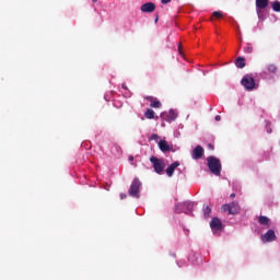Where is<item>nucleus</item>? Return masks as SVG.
<instances>
[{
	"label": "nucleus",
	"instance_id": "f257e3e1",
	"mask_svg": "<svg viewBox=\"0 0 280 280\" xmlns=\"http://www.w3.org/2000/svg\"><path fill=\"white\" fill-rule=\"evenodd\" d=\"M207 163L211 174H214V176L222 174V162H220V159L211 155L207 158Z\"/></svg>",
	"mask_w": 280,
	"mask_h": 280
},
{
	"label": "nucleus",
	"instance_id": "f03ea898",
	"mask_svg": "<svg viewBox=\"0 0 280 280\" xmlns=\"http://www.w3.org/2000/svg\"><path fill=\"white\" fill-rule=\"evenodd\" d=\"M140 189L141 180H139V178L136 177L130 185L129 196H131V198H140Z\"/></svg>",
	"mask_w": 280,
	"mask_h": 280
},
{
	"label": "nucleus",
	"instance_id": "7ed1b4c3",
	"mask_svg": "<svg viewBox=\"0 0 280 280\" xmlns=\"http://www.w3.org/2000/svg\"><path fill=\"white\" fill-rule=\"evenodd\" d=\"M150 162L153 165L155 174H163V171L165 170V162H163V160L156 156H151Z\"/></svg>",
	"mask_w": 280,
	"mask_h": 280
},
{
	"label": "nucleus",
	"instance_id": "20e7f679",
	"mask_svg": "<svg viewBox=\"0 0 280 280\" xmlns=\"http://www.w3.org/2000/svg\"><path fill=\"white\" fill-rule=\"evenodd\" d=\"M222 211H228L230 215H237L240 213V203L233 201L222 206Z\"/></svg>",
	"mask_w": 280,
	"mask_h": 280
},
{
	"label": "nucleus",
	"instance_id": "39448f33",
	"mask_svg": "<svg viewBox=\"0 0 280 280\" xmlns=\"http://www.w3.org/2000/svg\"><path fill=\"white\" fill-rule=\"evenodd\" d=\"M241 84L246 89V91H253V89H255V79L249 74H246L242 79Z\"/></svg>",
	"mask_w": 280,
	"mask_h": 280
},
{
	"label": "nucleus",
	"instance_id": "423d86ee",
	"mask_svg": "<svg viewBox=\"0 0 280 280\" xmlns=\"http://www.w3.org/2000/svg\"><path fill=\"white\" fill-rule=\"evenodd\" d=\"M194 209V203L190 201H186L184 203H179L176 206L177 213H189Z\"/></svg>",
	"mask_w": 280,
	"mask_h": 280
},
{
	"label": "nucleus",
	"instance_id": "0eeeda50",
	"mask_svg": "<svg viewBox=\"0 0 280 280\" xmlns=\"http://www.w3.org/2000/svg\"><path fill=\"white\" fill-rule=\"evenodd\" d=\"M210 228H211V231L215 233L218 231H222V229H224V225L222 224V221L218 217H214L210 222Z\"/></svg>",
	"mask_w": 280,
	"mask_h": 280
},
{
	"label": "nucleus",
	"instance_id": "6e6552de",
	"mask_svg": "<svg viewBox=\"0 0 280 280\" xmlns=\"http://www.w3.org/2000/svg\"><path fill=\"white\" fill-rule=\"evenodd\" d=\"M178 117V114L174 109H171L170 112H164L161 114V118L164 119V121H174Z\"/></svg>",
	"mask_w": 280,
	"mask_h": 280
},
{
	"label": "nucleus",
	"instance_id": "1a4fd4ad",
	"mask_svg": "<svg viewBox=\"0 0 280 280\" xmlns=\"http://www.w3.org/2000/svg\"><path fill=\"white\" fill-rule=\"evenodd\" d=\"M202 156H205V149L201 145H197L192 150L191 159H194V161H199Z\"/></svg>",
	"mask_w": 280,
	"mask_h": 280
},
{
	"label": "nucleus",
	"instance_id": "9d476101",
	"mask_svg": "<svg viewBox=\"0 0 280 280\" xmlns=\"http://www.w3.org/2000/svg\"><path fill=\"white\" fill-rule=\"evenodd\" d=\"M277 240V234L275 233V230H268L262 236L261 242H275Z\"/></svg>",
	"mask_w": 280,
	"mask_h": 280
},
{
	"label": "nucleus",
	"instance_id": "9b49d317",
	"mask_svg": "<svg viewBox=\"0 0 280 280\" xmlns=\"http://www.w3.org/2000/svg\"><path fill=\"white\" fill-rule=\"evenodd\" d=\"M268 1L269 0H256V10L259 19H261V10L268 8Z\"/></svg>",
	"mask_w": 280,
	"mask_h": 280
},
{
	"label": "nucleus",
	"instance_id": "f8f14e48",
	"mask_svg": "<svg viewBox=\"0 0 280 280\" xmlns=\"http://www.w3.org/2000/svg\"><path fill=\"white\" fill-rule=\"evenodd\" d=\"M144 100H147V102H150L151 108H161L163 106V104H161V101H159L154 96H145Z\"/></svg>",
	"mask_w": 280,
	"mask_h": 280
},
{
	"label": "nucleus",
	"instance_id": "ddd939ff",
	"mask_svg": "<svg viewBox=\"0 0 280 280\" xmlns=\"http://www.w3.org/2000/svg\"><path fill=\"white\" fill-rule=\"evenodd\" d=\"M140 10L141 12L152 13L156 10V4L153 2H147L141 5Z\"/></svg>",
	"mask_w": 280,
	"mask_h": 280
},
{
	"label": "nucleus",
	"instance_id": "4468645a",
	"mask_svg": "<svg viewBox=\"0 0 280 280\" xmlns=\"http://www.w3.org/2000/svg\"><path fill=\"white\" fill-rule=\"evenodd\" d=\"M158 145L161 152H172L174 150V148L170 145L166 140H160Z\"/></svg>",
	"mask_w": 280,
	"mask_h": 280
},
{
	"label": "nucleus",
	"instance_id": "2eb2a0df",
	"mask_svg": "<svg viewBox=\"0 0 280 280\" xmlns=\"http://www.w3.org/2000/svg\"><path fill=\"white\" fill-rule=\"evenodd\" d=\"M180 165L179 162H174L172 163L167 168H166V175L172 177L174 176V172L176 171V167Z\"/></svg>",
	"mask_w": 280,
	"mask_h": 280
},
{
	"label": "nucleus",
	"instance_id": "dca6fc26",
	"mask_svg": "<svg viewBox=\"0 0 280 280\" xmlns=\"http://www.w3.org/2000/svg\"><path fill=\"white\" fill-rule=\"evenodd\" d=\"M235 66L237 69H244V67H246V59H244V57L236 58Z\"/></svg>",
	"mask_w": 280,
	"mask_h": 280
},
{
	"label": "nucleus",
	"instance_id": "f3484780",
	"mask_svg": "<svg viewBox=\"0 0 280 280\" xmlns=\"http://www.w3.org/2000/svg\"><path fill=\"white\" fill-rule=\"evenodd\" d=\"M258 222L259 224H261L262 226H270L271 222H270V219L268 217H265V215H260L258 218Z\"/></svg>",
	"mask_w": 280,
	"mask_h": 280
},
{
	"label": "nucleus",
	"instance_id": "a211bd4d",
	"mask_svg": "<svg viewBox=\"0 0 280 280\" xmlns=\"http://www.w3.org/2000/svg\"><path fill=\"white\" fill-rule=\"evenodd\" d=\"M154 109H147V112L144 113V117L147 118V119H154Z\"/></svg>",
	"mask_w": 280,
	"mask_h": 280
},
{
	"label": "nucleus",
	"instance_id": "6ab92c4d",
	"mask_svg": "<svg viewBox=\"0 0 280 280\" xmlns=\"http://www.w3.org/2000/svg\"><path fill=\"white\" fill-rule=\"evenodd\" d=\"M271 8H272V10H273V12H280V2L279 1H273L272 3H271Z\"/></svg>",
	"mask_w": 280,
	"mask_h": 280
},
{
	"label": "nucleus",
	"instance_id": "aec40b11",
	"mask_svg": "<svg viewBox=\"0 0 280 280\" xmlns=\"http://www.w3.org/2000/svg\"><path fill=\"white\" fill-rule=\"evenodd\" d=\"M203 217L205 218L211 217V207H209V206L203 207Z\"/></svg>",
	"mask_w": 280,
	"mask_h": 280
},
{
	"label": "nucleus",
	"instance_id": "412c9836",
	"mask_svg": "<svg viewBox=\"0 0 280 280\" xmlns=\"http://www.w3.org/2000/svg\"><path fill=\"white\" fill-rule=\"evenodd\" d=\"M267 71H268V73H277V66H275L272 63L267 66Z\"/></svg>",
	"mask_w": 280,
	"mask_h": 280
},
{
	"label": "nucleus",
	"instance_id": "4be33fe9",
	"mask_svg": "<svg viewBox=\"0 0 280 280\" xmlns=\"http://www.w3.org/2000/svg\"><path fill=\"white\" fill-rule=\"evenodd\" d=\"M245 54H253V45L247 44L244 48Z\"/></svg>",
	"mask_w": 280,
	"mask_h": 280
},
{
	"label": "nucleus",
	"instance_id": "5701e85b",
	"mask_svg": "<svg viewBox=\"0 0 280 280\" xmlns=\"http://www.w3.org/2000/svg\"><path fill=\"white\" fill-rule=\"evenodd\" d=\"M212 16H214L215 19H222V16H224V14L220 11H214L212 13Z\"/></svg>",
	"mask_w": 280,
	"mask_h": 280
},
{
	"label": "nucleus",
	"instance_id": "b1692460",
	"mask_svg": "<svg viewBox=\"0 0 280 280\" xmlns=\"http://www.w3.org/2000/svg\"><path fill=\"white\" fill-rule=\"evenodd\" d=\"M150 141H159V135L156 133L151 135Z\"/></svg>",
	"mask_w": 280,
	"mask_h": 280
},
{
	"label": "nucleus",
	"instance_id": "393cba45",
	"mask_svg": "<svg viewBox=\"0 0 280 280\" xmlns=\"http://www.w3.org/2000/svg\"><path fill=\"white\" fill-rule=\"evenodd\" d=\"M172 0H161V3H163L164 5H167V3H170Z\"/></svg>",
	"mask_w": 280,
	"mask_h": 280
},
{
	"label": "nucleus",
	"instance_id": "a878e982",
	"mask_svg": "<svg viewBox=\"0 0 280 280\" xmlns=\"http://www.w3.org/2000/svg\"><path fill=\"white\" fill-rule=\"evenodd\" d=\"M215 121H222V116L217 115V116H215Z\"/></svg>",
	"mask_w": 280,
	"mask_h": 280
},
{
	"label": "nucleus",
	"instance_id": "bb28decb",
	"mask_svg": "<svg viewBox=\"0 0 280 280\" xmlns=\"http://www.w3.org/2000/svg\"><path fill=\"white\" fill-rule=\"evenodd\" d=\"M127 198V195L126 194H120V200H124Z\"/></svg>",
	"mask_w": 280,
	"mask_h": 280
},
{
	"label": "nucleus",
	"instance_id": "cd10ccee",
	"mask_svg": "<svg viewBox=\"0 0 280 280\" xmlns=\"http://www.w3.org/2000/svg\"><path fill=\"white\" fill-rule=\"evenodd\" d=\"M208 150H214V147H213V144H208Z\"/></svg>",
	"mask_w": 280,
	"mask_h": 280
},
{
	"label": "nucleus",
	"instance_id": "c85d7f7f",
	"mask_svg": "<svg viewBox=\"0 0 280 280\" xmlns=\"http://www.w3.org/2000/svg\"><path fill=\"white\" fill-rule=\"evenodd\" d=\"M128 159H129L130 163H132V161H135V156H132V155H130Z\"/></svg>",
	"mask_w": 280,
	"mask_h": 280
},
{
	"label": "nucleus",
	"instance_id": "c756f323",
	"mask_svg": "<svg viewBox=\"0 0 280 280\" xmlns=\"http://www.w3.org/2000/svg\"><path fill=\"white\" fill-rule=\"evenodd\" d=\"M230 198H235V192H232V194L230 195Z\"/></svg>",
	"mask_w": 280,
	"mask_h": 280
},
{
	"label": "nucleus",
	"instance_id": "7c9ffc66",
	"mask_svg": "<svg viewBox=\"0 0 280 280\" xmlns=\"http://www.w3.org/2000/svg\"><path fill=\"white\" fill-rule=\"evenodd\" d=\"M178 51H179V54H183V52L180 51V44H179V46H178Z\"/></svg>",
	"mask_w": 280,
	"mask_h": 280
},
{
	"label": "nucleus",
	"instance_id": "2f4dec72",
	"mask_svg": "<svg viewBox=\"0 0 280 280\" xmlns=\"http://www.w3.org/2000/svg\"><path fill=\"white\" fill-rule=\"evenodd\" d=\"M155 23H159V16H156V19H155Z\"/></svg>",
	"mask_w": 280,
	"mask_h": 280
},
{
	"label": "nucleus",
	"instance_id": "473e14b6",
	"mask_svg": "<svg viewBox=\"0 0 280 280\" xmlns=\"http://www.w3.org/2000/svg\"><path fill=\"white\" fill-rule=\"evenodd\" d=\"M93 3H97V0H92Z\"/></svg>",
	"mask_w": 280,
	"mask_h": 280
},
{
	"label": "nucleus",
	"instance_id": "72a5a7b5",
	"mask_svg": "<svg viewBox=\"0 0 280 280\" xmlns=\"http://www.w3.org/2000/svg\"><path fill=\"white\" fill-rule=\"evenodd\" d=\"M122 89H128L126 85H122Z\"/></svg>",
	"mask_w": 280,
	"mask_h": 280
}]
</instances>
